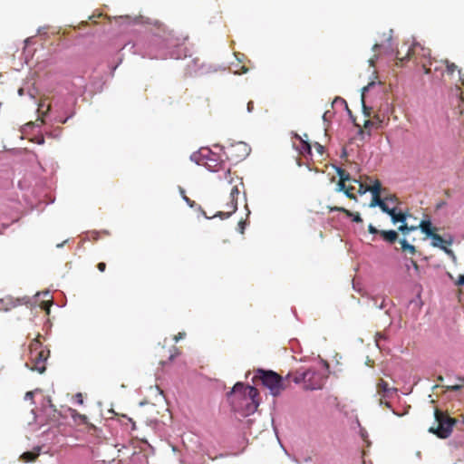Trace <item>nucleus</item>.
I'll return each instance as SVG.
<instances>
[{
    "label": "nucleus",
    "mask_w": 464,
    "mask_h": 464,
    "mask_svg": "<svg viewBox=\"0 0 464 464\" xmlns=\"http://www.w3.org/2000/svg\"><path fill=\"white\" fill-rule=\"evenodd\" d=\"M191 159L212 172L222 171V174L218 175V179L222 181L224 188L229 189V202L226 204L224 210L218 211L214 217H219L220 218H229L237 209V198L240 193L239 186L244 187L242 179L235 175V173L232 174L230 169L226 167L224 161L208 149H201L198 153H194Z\"/></svg>",
    "instance_id": "1"
},
{
    "label": "nucleus",
    "mask_w": 464,
    "mask_h": 464,
    "mask_svg": "<svg viewBox=\"0 0 464 464\" xmlns=\"http://www.w3.org/2000/svg\"><path fill=\"white\" fill-rule=\"evenodd\" d=\"M227 399L235 411L249 414L259 405V392L253 386L237 382L227 393Z\"/></svg>",
    "instance_id": "2"
},
{
    "label": "nucleus",
    "mask_w": 464,
    "mask_h": 464,
    "mask_svg": "<svg viewBox=\"0 0 464 464\" xmlns=\"http://www.w3.org/2000/svg\"><path fill=\"white\" fill-rule=\"evenodd\" d=\"M291 374L285 378L270 370L258 369L253 378L254 382L260 381L261 383L270 391L274 397H277L285 390L290 382Z\"/></svg>",
    "instance_id": "3"
},
{
    "label": "nucleus",
    "mask_w": 464,
    "mask_h": 464,
    "mask_svg": "<svg viewBox=\"0 0 464 464\" xmlns=\"http://www.w3.org/2000/svg\"><path fill=\"white\" fill-rule=\"evenodd\" d=\"M40 337L41 336L38 335L29 345L30 361L32 364L30 368L39 373H44L46 370V361L50 355V351L43 346L39 340Z\"/></svg>",
    "instance_id": "4"
},
{
    "label": "nucleus",
    "mask_w": 464,
    "mask_h": 464,
    "mask_svg": "<svg viewBox=\"0 0 464 464\" xmlns=\"http://www.w3.org/2000/svg\"><path fill=\"white\" fill-rule=\"evenodd\" d=\"M434 416L437 427H430L429 431L436 434L440 439L448 438L451 434L453 427L457 422L456 419L450 417L447 413L439 409H435Z\"/></svg>",
    "instance_id": "5"
},
{
    "label": "nucleus",
    "mask_w": 464,
    "mask_h": 464,
    "mask_svg": "<svg viewBox=\"0 0 464 464\" xmlns=\"http://www.w3.org/2000/svg\"><path fill=\"white\" fill-rule=\"evenodd\" d=\"M295 383L304 382L308 390H318L324 386V378L320 372L314 369H308L303 372H296L293 377Z\"/></svg>",
    "instance_id": "6"
},
{
    "label": "nucleus",
    "mask_w": 464,
    "mask_h": 464,
    "mask_svg": "<svg viewBox=\"0 0 464 464\" xmlns=\"http://www.w3.org/2000/svg\"><path fill=\"white\" fill-rule=\"evenodd\" d=\"M250 150L251 149L246 143L239 141L227 146L224 154L229 161L238 163L249 155Z\"/></svg>",
    "instance_id": "7"
},
{
    "label": "nucleus",
    "mask_w": 464,
    "mask_h": 464,
    "mask_svg": "<svg viewBox=\"0 0 464 464\" xmlns=\"http://www.w3.org/2000/svg\"><path fill=\"white\" fill-rule=\"evenodd\" d=\"M430 237L432 238V246L434 247H440V249H442L447 255H449L451 257H455V254L454 252L449 248L448 246H444L443 244L446 243L448 245H450L451 244V241H446L444 240V238L437 234V233H433Z\"/></svg>",
    "instance_id": "8"
},
{
    "label": "nucleus",
    "mask_w": 464,
    "mask_h": 464,
    "mask_svg": "<svg viewBox=\"0 0 464 464\" xmlns=\"http://www.w3.org/2000/svg\"><path fill=\"white\" fill-rule=\"evenodd\" d=\"M377 393L382 397H390L392 393L397 392V389L389 386V383L382 379H380L376 385Z\"/></svg>",
    "instance_id": "9"
},
{
    "label": "nucleus",
    "mask_w": 464,
    "mask_h": 464,
    "mask_svg": "<svg viewBox=\"0 0 464 464\" xmlns=\"http://www.w3.org/2000/svg\"><path fill=\"white\" fill-rule=\"evenodd\" d=\"M337 174L339 176V181L336 186V191L341 192L343 189H344V186L346 185L347 182L353 183V179L346 170L343 169H338Z\"/></svg>",
    "instance_id": "10"
},
{
    "label": "nucleus",
    "mask_w": 464,
    "mask_h": 464,
    "mask_svg": "<svg viewBox=\"0 0 464 464\" xmlns=\"http://www.w3.org/2000/svg\"><path fill=\"white\" fill-rule=\"evenodd\" d=\"M372 200L369 205L371 208L378 206L382 212H389L388 208L390 206L385 202V199L381 197V193H372Z\"/></svg>",
    "instance_id": "11"
},
{
    "label": "nucleus",
    "mask_w": 464,
    "mask_h": 464,
    "mask_svg": "<svg viewBox=\"0 0 464 464\" xmlns=\"http://www.w3.org/2000/svg\"><path fill=\"white\" fill-rule=\"evenodd\" d=\"M329 208H330V212L337 211V212L343 213L347 218H351L353 222H356V223L362 222V218H361V215L358 212L353 213V212L346 209L343 207H330Z\"/></svg>",
    "instance_id": "12"
},
{
    "label": "nucleus",
    "mask_w": 464,
    "mask_h": 464,
    "mask_svg": "<svg viewBox=\"0 0 464 464\" xmlns=\"http://www.w3.org/2000/svg\"><path fill=\"white\" fill-rule=\"evenodd\" d=\"M400 247H397V250H401L406 256H414L417 252L415 246L410 244L406 239L402 238L399 240Z\"/></svg>",
    "instance_id": "13"
},
{
    "label": "nucleus",
    "mask_w": 464,
    "mask_h": 464,
    "mask_svg": "<svg viewBox=\"0 0 464 464\" xmlns=\"http://www.w3.org/2000/svg\"><path fill=\"white\" fill-rule=\"evenodd\" d=\"M389 212H386L392 218V221L396 224L398 222L404 223L407 218V214L403 212H396L395 207H390L388 208Z\"/></svg>",
    "instance_id": "14"
},
{
    "label": "nucleus",
    "mask_w": 464,
    "mask_h": 464,
    "mask_svg": "<svg viewBox=\"0 0 464 464\" xmlns=\"http://www.w3.org/2000/svg\"><path fill=\"white\" fill-rule=\"evenodd\" d=\"M380 235L390 244H393L398 239V233L395 230H381Z\"/></svg>",
    "instance_id": "15"
},
{
    "label": "nucleus",
    "mask_w": 464,
    "mask_h": 464,
    "mask_svg": "<svg viewBox=\"0 0 464 464\" xmlns=\"http://www.w3.org/2000/svg\"><path fill=\"white\" fill-rule=\"evenodd\" d=\"M366 179L369 183V191L371 193H381L382 191H384L385 189H382V183L379 179L372 180V178L366 177Z\"/></svg>",
    "instance_id": "16"
},
{
    "label": "nucleus",
    "mask_w": 464,
    "mask_h": 464,
    "mask_svg": "<svg viewBox=\"0 0 464 464\" xmlns=\"http://www.w3.org/2000/svg\"><path fill=\"white\" fill-rule=\"evenodd\" d=\"M353 183L358 185L357 193L363 195L369 191V183L366 179L365 180H362V178L360 179H353Z\"/></svg>",
    "instance_id": "17"
},
{
    "label": "nucleus",
    "mask_w": 464,
    "mask_h": 464,
    "mask_svg": "<svg viewBox=\"0 0 464 464\" xmlns=\"http://www.w3.org/2000/svg\"><path fill=\"white\" fill-rule=\"evenodd\" d=\"M445 63H446L447 73L450 75H453L457 72L458 76H459V81H461L463 82L462 77H461V70L458 67V65H456L454 63H450L449 61H446Z\"/></svg>",
    "instance_id": "18"
},
{
    "label": "nucleus",
    "mask_w": 464,
    "mask_h": 464,
    "mask_svg": "<svg viewBox=\"0 0 464 464\" xmlns=\"http://www.w3.org/2000/svg\"><path fill=\"white\" fill-rule=\"evenodd\" d=\"M419 227L420 228L421 232H423L430 237L434 233V230L436 229V228L432 227L431 222L430 220H421L419 225Z\"/></svg>",
    "instance_id": "19"
},
{
    "label": "nucleus",
    "mask_w": 464,
    "mask_h": 464,
    "mask_svg": "<svg viewBox=\"0 0 464 464\" xmlns=\"http://www.w3.org/2000/svg\"><path fill=\"white\" fill-rule=\"evenodd\" d=\"M412 53H413V49L411 48V47H409L407 49V53H406V54L404 56H401V52L398 51L397 52V55H396V59H397L396 64L397 65H399V64L402 65L403 62L408 61V60L411 59Z\"/></svg>",
    "instance_id": "20"
},
{
    "label": "nucleus",
    "mask_w": 464,
    "mask_h": 464,
    "mask_svg": "<svg viewBox=\"0 0 464 464\" xmlns=\"http://www.w3.org/2000/svg\"><path fill=\"white\" fill-rule=\"evenodd\" d=\"M356 189H357V188L355 186L352 185V183H350L348 186L345 185L344 189H343L342 191L344 192V194L346 195V197L348 198L357 201V198L354 194V191Z\"/></svg>",
    "instance_id": "21"
},
{
    "label": "nucleus",
    "mask_w": 464,
    "mask_h": 464,
    "mask_svg": "<svg viewBox=\"0 0 464 464\" xmlns=\"http://www.w3.org/2000/svg\"><path fill=\"white\" fill-rule=\"evenodd\" d=\"M457 379L460 382V383L444 386L446 391L458 392L462 389L463 384H464V377H458Z\"/></svg>",
    "instance_id": "22"
},
{
    "label": "nucleus",
    "mask_w": 464,
    "mask_h": 464,
    "mask_svg": "<svg viewBox=\"0 0 464 464\" xmlns=\"http://www.w3.org/2000/svg\"><path fill=\"white\" fill-rule=\"evenodd\" d=\"M38 453L37 452H34V451H27V452H24L21 458L25 462H32V461H34L35 459L38 457Z\"/></svg>",
    "instance_id": "23"
},
{
    "label": "nucleus",
    "mask_w": 464,
    "mask_h": 464,
    "mask_svg": "<svg viewBox=\"0 0 464 464\" xmlns=\"http://www.w3.org/2000/svg\"><path fill=\"white\" fill-rule=\"evenodd\" d=\"M383 199H385V202L389 205L392 204V207L396 208V205L399 204V199L394 194H387L383 197Z\"/></svg>",
    "instance_id": "24"
},
{
    "label": "nucleus",
    "mask_w": 464,
    "mask_h": 464,
    "mask_svg": "<svg viewBox=\"0 0 464 464\" xmlns=\"http://www.w3.org/2000/svg\"><path fill=\"white\" fill-rule=\"evenodd\" d=\"M69 411H71V416L74 420H80L82 423H86L87 422V419L88 418H87L86 415L80 414L79 412H77L76 410L69 409Z\"/></svg>",
    "instance_id": "25"
},
{
    "label": "nucleus",
    "mask_w": 464,
    "mask_h": 464,
    "mask_svg": "<svg viewBox=\"0 0 464 464\" xmlns=\"http://www.w3.org/2000/svg\"><path fill=\"white\" fill-rule=\"evenodd\" d=\"M360 436H361L362 440H363V442L365 443V446L367 448H370L372 445V442L370 441L368 432L364 428L360 429Z\"/></svg>",
    "instance_id": "26"
},
{
    "label": "nucleus",
    "mask_w": 464,
    "mask_h": 464,
    "mask_svg": "<svg viewBox=\"0 0 464 464\" xmlns=\"http://www.w3.org/2000/svg\"><path fill=\"white\" fill-rule=\"evenodd\" d=\"M415 229H417V227H415V226L409 227L407 224H405V222L402 223V225H401L398 227V230L401 231L403 235H406L409 232L413 231Z\"/></svg>",
    "instance_id": "27"
},
{
    "label": "nucleus",
    "mask_w": 464,
    "mask_h": 464,
    "mask_svg": "<svg viewBox=\"0 0 464 464\" xmlns=\"http://www.w3.org/2000/svg\"><path fill=\"white\" fill-rule=\"evenodd\" d=\"M45 100H42L39 103V107H38V111H42L43 115H46L50 110H51V104L48 103L46 105V108H45V111H43L44 107H45V102H44Z\"/></svg>",
    "instance_id": "28"
},
{
    "label": "nucleus",
    "mask_w": 464,
    "mask_h": 464,
    "mask_svg": "<svg viewBox=\"0 0 464 464\" xmlns=\"http://www.w3.org/2000/svg\"><path fill=\"white\" fill-rule=\"evenodd\" d=\"M302 141V148H301V153L307 152L308 154H311V145L304 140Z\"/></svg>",
    "instance_id": "29"
},
{
    "label": "nucleus",
    "mask_w": 464,
    "mask_h": 464,
    "mask_svg": "<svg viewBox=\"0 0 464 464\" xmlns=\"http://www.w3.org/2000/svg\"><path fill=\"white\" fill-rule=\"evenodd\" d=\"M179 191H180V194L183 198V199L192 208L194 207V204L195 202L190 200L189 198H188L186 195H185V190L182 188H179Z\"/></svg>",
    "instance_id": "30"
},
{
    "label": "nucleus",
    "mask_w": 464,
    "mask_h": 464,
    "mask_svg": "<svg viewBox=\"0 0 464 464\" xmlns=\"http://www.w3.org/2000/svg\"><path fill=\"white\" fill-rule=\"evenodd\" d=\"M387 398L388 397L381 396V398L379 400V403H380V405H385V407H387L388 409H392L391 403L386 400Z\"/></svg>",
    "instance_id": "31"
},
{
    "label": "nucleus",
    "mask_w": 464,
    "mask_h": 464,
    "mask_svg": "<svg viewBox=\"0 0 464 464\" xmlns=\"http://www.w3.org/2000/svg\"><path fill=\"white\" fill-rule=\"evenodd\" d=\"M368 231L369 233L371 234H380V231L381 230H378L374 226H372V224H370L368 226Z\"/></svg>",
    "instance_id": "32"
},
{
    "label": "nucleus",
    "mask_w": 464,
    "mask_h": 464,
    "mask_svg": "<svg viewBox=\"0 0 464 464\" xmlns=\"http://www.w3.org/2000/svg\"><path fill=\"white\" fill-rule=\"evenodd\" d=\"M245 225H246V222L243 221V220H240L237 224L238 226V231L243 234L244 233V230H245Z\"/></svg>",
    "instance_id": "33"
},
{
    "label": "nucleus",
    "mask_w": 464,
    "mask_h": 464,
    "mask_svg": "<svg viewBox=\"0 0 464 464\" xmlns=\"http://www.w3.org/2000/svg\"><path fill=\"white\" fill-rule=\"evenodd\" d=\"M457 285H464V274L463 275H459L456 283H455Z\"/></svg>",
    "instance_id": "34"
},
{
    "label": "nucleus",
    "mask_w": 464,
    "mask_h": 464,
    "mask_svg": "<svg viewBox=\"0 0 464 464\" xmlns=\"http://www.w3.org/2000/svg\"><path fill=\"white\" fill-rule=\"evenodd\" d=\"M314 148H315V150H317V152H318L320 155H323V153H324V146H322V145H321V144H319V143H315Z\"/></svg>",
    "instance_id": "35"
},
{
    "label": "nucleus",
    "mask_w": 464,
    "mask_h": 464,
    "mask_svg": "<svg viewBox=\"0 0 464 464\" xmlns=\"http://www.w3.org/2000/svg\"><path fill=\"white\" fill-rule=\"evenodd\" d=\"M97 268L100 272H104L106 269V264L104 262H100L97 265Z\"/></svg>",
    "instance_id": "36"
},
{
    "label": "nucleus",
    "mask_w": 464,
    "mask_h": 464,
    "mask_svg": "<svg viewBox=\"0 0 464 464\" xmlns=\"http://www.w3.org/2000/svg\"><path fill=\"white\" fill-rule=\"evenodd\" d=\"M381 339H385V336L382 333H377L376 335H375V341L377 343V345H379V342Z\"/></svg>",
    "instance_id": "37"
},
{
    "label": "nucleus",
    "mask_w": 464,
    "mask_h": 464,
    "mask_svg": "<svg viewBox=\"0 0 464 464\" xmlns=\"http://www.w3.org/2000/svg\"><path fill=\"white\" fill-rule=\"evenodd\" d=\"M75 400H76L78 404L82 405L83 403V399H82V393H77L75 395Z\"/></svg>",
    "instance_id": "38"
},
{
    "label": "nucleus",
    "mask_w": 464,
    "mask_h": 464,
    "mask_svg": "<svg viewBox=\"0 0 464 464\" xmlns=\"http://www.w3.org/2000/svg\"><path fill=\"white\" fill-rule=\"evenodd\" d=\"M185 334L184 333H179L177 335L174 336V340L175 342H178L179 341L180 339H182L184 337Z\"/></svg>",
    "instance_id": "39"
},
{
    "label": "nucleus",
    "mask_w": 464,
    "mask_h": 464,
    "mask_svg": "<svg viewBox=\"0 0 464 464\" xmlns=\"http://www.w3.org/2000/svg\"><path fill=\"white\" fill-rule=\"evenodd\" d=\"M34 398V392H27L25 393V399H30L32 400Z\"/></svg>",
    "instance_id": "40"
},
{
    "label": "nucleus",
    "mask_w": 464,
    "mask_h": 464,
    "mask_svg": "<svg viewBox=\"0 0 464 464\" xmlns=\"http://www.w3.org/2000/svg\"><path fill=\"white\" fill-rule=\"evenodd\" d=\"M424 73L430 74V68L427 67L426 64H423Z\"/></svg>",
    "instance_id": "41"
},
{
    "label": "nucleus",
    "mask_w": 464,
    "mask_h": 464,
    "mask_svg": "<svg viewBox=\"0 0 464 464\" xmlns=\"http://www.w3.org/2000/svg\"><path fill=\"white\" fill-rule=\"evenodd\" d=\"M253 108H254V103H253V102H249L247 103V110H248V111H252Z\"/></svg>",
    "instance_id": "42"
},
{
    "label": "nucleus",
    "mask_w": 464,
    "mask_h": 464,
    "mask_svg": "<svg viewBox=\"0 0 464 464\" xmlns=\"http://www.w3.org/2000/svg\"><path fill=\"white\" fill-rule=\"evenodd\" d=\"M366 451L362 450V464H366L367 460L365 459Z\"/></svg>",
    "instance_id": "43"
},
{
    "label": "nucleus",
    "mask_w": 464,
    "mask_h": 464,
    "mask_svg": "<svg viewBox=\"0 0 464 464\" xmlns=\"http://www.w3.org/2000/svg\"><path fill=\"white\" fill-rule=\"evenodd\" d=\"M411 263H412L413 267H414L416 270H418V269H419V266H418L417 262H416V261L411 260Z\"/></svg>",
    "instance_id": "44"
},
{
    "label": "nucleus",
    "mask_w": 464,
    "mask_h": 464,
    "mask_svg": "<svg viewBox=\"0 0 464 464\" xmlns=\"http://www.w3.org/2000/svg\"><path fill=\"white\" fill-rule=\"evenodd\" d=\"M68 118H69V117H67V118H65V119H59V120H58V121H59L60 123L64 124V123L67 121Z\"/></svg>",
    "instance_id": "45"
},
{
    "label": "nucleus",
    "mask_w": 464,
    "mask_h": 464,
    "mask_svg": "<svg viewBox=\"0 0 464 464\" xmlns=\"http://www.w3.org/2000/svg\"><path fill=\"white\" fill-rule=\"evenodd\" d=\"M44 309H46L47 314H49V312H50V307L47 305V304H46V303H44Z\"/></svg>",
    "instance_id": "46"
},
{
    "label": "nucleus",
    "mask_w": 464,
    "mask_h": 464,
    "mask_svg": "<svg viewBox=\"0 0 464 464\" xmlns=\"http://www.w3.org/2000/svg\"><path fill=\"white\" fill-rule=\"evenodd\" d=\"M247 72V69L243 65V66L241 67V72L245 73V72Z\"/></svg>",
    "instance_id": "47"
},
{
    "label": "nucleus",
    "mask_w": 464,
    "mask_h": 464,
    "mask_svg": "<svg viewBox=\"0 0 464 464\" xmlns=\"http://www.w3.org/2000/svg\"><path fill=\"white\" fill-rule=\"evenodd\" d=\"M379 47H380V44H375L373 45L372 49H373L374 51H376Z\"/></svg>",
    "instance_id": "48"
},
{
    "label": "nucleus",
    "mask_w": 464,
    "mask_h": 464,
    "mask_svg": "<svg viewBox=\"0 0 464 464\" xmlns=\"http://www.w3.org/2000/svg\"><path fill=\"white\" fill-rule=\"evenodd\" d=\"M437 380H438L439 382H442L444 379H443V376L439 375V376H438V378H437Z\"/></svg>",
    "instance_id": "49"
},
{
    "label": "nucleus",
    "mask_w": 464,
    "mask_h": 464,
    "mask_svg": "<svg viewBox=\"0 0 464 464\" xmlns=\"http://www.w3.org/2000/svg\"><path fill=\"white\" fill-rule=\"evenodd\" d=\"M18 93L20 95H23L24 94V89L20 88L19 91H18Z\"/></svg>",
    "instance_id": "50"
},
{
    "label": "nucleus",
    "mask_w": 464,
    "mask_h": 464,
    "mask_svg": "<svg viewBox=\"0 0 464 464\" xmlns=\"http://www.w3.org/2000/svg\"><path fill=\"white\" fill-rule=\"evenodd\" d=\"M362 104H363V110H364V111H366L367 107L365 106V104H364V101H363V100H362Z\"/></svg>",
    "instance_id": "51"
},
{
    "label": "nucleus",
    "mask_w": 464,
    "mask_h": 464,
    "mask_svg": "<svg viewBox=\"0 0 464 464\" xmlns=\"http://www.w3.org/2000/svg\"><path fill=\"white\" fill-rule=\"evenodd\" d=\"M383 303H384V301H382V304L379 305L380 308H383L384 307Z\"/></svg>",
    "instance_id": "52"
},
{
    "label": "nucleus",
    "mask_w": 464,
    "mask_h": 464,
    "mask_svg": "<svg viewBox=\"0 0 464 464\" xmlns=\"http://www.w3.org/2000/svg\"><path fill=\"white\" fill-rule=\"evenodd\" d=\"M370 63H371V65H373L374 64L373 59H370Z\"/></svg>",
    "instance_id": "53"
},
{
    "label": "nucleus",
    "mask_w": 464,
    "mask_h": 464,
    "mask_svg": "<svg viewBox=\"0 0 464 464\" xmlns=\"http://www.w3.org/2000/svg\"><path fill=\"white\" fill-rule=\"evenodd\" d=\"M368 123H369V121H366L364 126L366 127L368 125Z\"/></svg>",
    "instance_id": "54"
}]
</instances>
